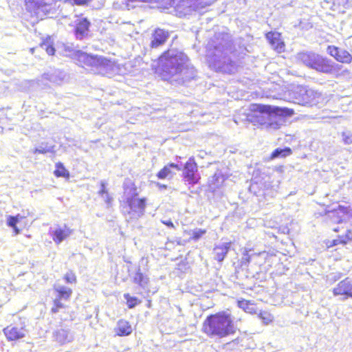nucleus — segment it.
<instances>
[{
	"label": "nucleus",
	"instance_id": "1",
	"mask_svg": "<svg viewBox=\"0 0 352 352\" xmlns=\"http://www.w3.org/2000/svg\"><path fill=\"white\" fill-rule=\"evenodd\" d=\"M241 320L228 310L219 311L206 316L201 325V331L210 338H227L239 331L238 323Z\"/></svg>",
	"mask_w": 352,
	"mask_h": 352
},
{
	"label": "nucleus",
	"instance_id": "2",
	"mask_svg": "<svg viewBox=\"0 0 352 352\" xmlns=\"http://www.w3.org/2000/svg\"><path fill=\"white\" fill-rule=\"evenodd\" d=\"M248 118L251 122L267 129L274 130L279 129L281 124L276 120L267 122L265 116L270 118L276 116L289 117L294 113L292 109L257 103L252 104Z\"/></svg>",
	"mask_w": 352,
	"mask_h": 352
},
{
	"label": "nucleus",
	"instance_id": "3",
	"mask_svg": "<svg viewBox=\"0 0 352 352\" xmlns=\"http://www.w3.org/2000/svg\"><path fill=\"white\" fill-rule=\"evenodd\" d=\"M71 58L78 66L94 75L104 76L113 67L111 59L102 56L89 54L80 50L74 51Z\"/></svg>",
	"mask_w": 352,
	"mask_h": 352
},
{
	"label": "nucleus",
	"instance_id": "4",
	"mask_svg": "<svg viewBox=\"0 0 352 352\" xmlns=\"http://www.w3.org/2000/svg\"><path fill=\"white\" fill-rule=\"evenodd\" d=\"M186 58L182 52L170 54V50H166L158 56L157 60L162 64L153 67V72L162 80H169L182 72Z\"/></svg>",
	"mask_w": 352,
	"mask_h": 352
},
{
	"label": "nucleus",
	"instance_id": "5",
	"mask_svg": "<svg viewBox=\"0 0 352 352\" xmlns=\"http://www.w3.org/2000/svg\"><path fill=\"white\" fill-rule=\"evenodd\" d=\"M298 60L308 68L326 74L334 73L338 67L327 56L314 52L298 53Z\"/></svg>",
	"mask_w": 352,
	"mask_h": 352
},
{
	"label": "nucleus",
	"instance_id": "6",
	"mask_svg": "<svg viewBox=\"0 0 352 352\" xmlns=\"http://www.w3.org/2000/svg\"><path fill=\"white\" fill-rule=\"evenodd\" d=\"M123 190V206L128 208L130 213L137 214L138 216L143 215L147 206V198L138 197V188L133 182L124 185Z\"/></svg>",
	"mask_w": 352,
	"mask_h": 352
},
{
	"label": "nucleus",
	"instance_id": "7",
	"mask_svg": "<svg viewBox=\"0 0 352 352\" xmlns=\"http://www.w3.org/2000/svg\"><path fill=\"white\" fill-rule=\"evenodd\" d=\"M327 218L331 224L335 225L332 228L334 232L345 234L349 226L350 209L349 207L338 206L336 208L329 210L327 213Z\"/></svg>",
	"mask_w": 352,
	"mask_h": 352
},
{
	"label": "nucleus",
	"instance_id": "8",
	"mask_svg": "<svg viewBox=\"0 0 352 352\" xmlns=\"http://www.w3.org/2000/svg\"><path fill=\"white\" fill-rule=\"evenodd\" d=\"M54 291L56 293V296L52 300L50 313L52 314H57L61 310L67 308L66 302L69 301L73 291L71 288L65 286H54Z\"/></svg>",
	"mask_w": 352,
	"mask_h": 352
},
{
	"label": "nucleus",
	"instance_id": "9",
	"mask_svg": "<svg viewBox=\"0 0 352 352\" xmlns=\"http://www.w3.org/2000/svg\"><path fill=\"white\" fill-rule=\"evenodd\" d=\"M197 171L198 167L194 157H190L184 166L182 177L184 182L192 186L199 184L201 177Z\"/></svg>",
	"mask_w": 352,
	"mask_h": 352
},
{
	"label": "nucleus",
	"instance_id": "10",
	"mask_svg": "<svg viewBox=\"0 0 352 352\" xmlns=\"http://www.w3.org/2000/svg\"><path fill=\"white\" fill-rule=\"evenodd\" d=\"M3 333L8 341L16 342L25 338L27 329L23 322L10 324L3 328Z\"/></svg>",
	"mask_w": 352,
	"mask_h": 352
},
{
	"label": "nucleus",
	"instance_id": "11",
	"mask_svg": "<svg viewBox=\"0 0 352 352\" xmlns=\"http://www.w3.org/2000/svg\"><path fill=\"white\" fill-rule=\"evenodd\" d=\"M265 38L276 53L280 54L285 52L286 45L280 32L275 30L267 32L265 34Z\"/></svg>",
	"mask_w": 352,
	"mask_h": 352
},
{
	"label": "nucleus",
	"instance_id": "12",
	"mask_svg": "<svg viewBox=\"0 0 352 352\" xmlns=\"http://www.w3.org/2000/svg\"><path fill=\"white\" fill-rule=\"evenodd\" d=\"M335 296H339L342 300L352 299V279L346 277L338 283L332 289Z\"/></svg>",
	"mask_w": 352,
	"mask_h": 352
},
{
	"label": "nucleus",
	"instance_id": "13",
	"mask_svg": "<svg viewBox=\"0 0 352 352\" xmlns=\"http://www.w3.org/2000/svg\"><path fill=\"white\" fill-rule=\"evenodd\" d=\"M327 52L338 63L346 65L352 63V54L346 50L331 45L327 47Z\"/></svg>",
	"mask_w": 352,
	"mask_h": 352
},
{
	"label": "nucleus",
	"instance_id": "14",
	"mask_svg": "<svg viewBox=\"0 0 352 352\" xmlns=\"http://www.w3.org/2000/svg\"><path fill=\"white\" fill-rule=\"evenodd\" d=\"M351 242H352V228L346 229L345 234H339L333 239L324 240L323 241V247L328 250L338 245H346Z\"/></svg>",
	"mask_w": 352,
	"mask_h": 352
},
{
	"label": "nucleus",
	"instance_id": "15",
	"mask_svg": "<svg viewBox=\"0 0 352 352\" xmlns=\"http://www.w3.org/2000/svg\"><path fill=\"white\" fill-rule=\"evenodd\" d=\"M168 31L157 28H155L152 34V39L150 43L151 48H157L163 45L169 38Z\"/></svg>",
	"mask_w": 352,
	"mask_h": 352
},
{
	"label": "nucleus",
	"instance_id": "16",
	"mask_svg": "<svg viewBox=\"0 0 352 352\" xmlns=\"http://www.w3.org/2000/svg\"><path fill=\"white\" fill-rule=\"evenodd\" d=\"M90 21L87 18H80L76 21L74 27V34L78 39H82L88 35Z\"/></svg>",
	"mask_w": 352,
	"mask_h": 352
},
{
	"label": "nucleus",
	"instance_id": "17",
	"mask_svg": "<svg viewBox=\"0 0 352 352\" xmlns=\"http://www.w3.org/2000/svg\"><path fill=\"white\" fill-rule=\"evenodd\" d=\"M72 233V230L66 224L63 227H58L53 230L50 235L56 244H60Z\"/></svg>",
	"mask_w": 352,
	"mask_h": 352
},
{
	"label": "nucleus",
	"instance_id": "18",
	"mask_svg": "<svg viewBox=\"0 0 352 352\" xmlns=\"http://www.w3.org/2000/svg\"><path fill=\"white\" fill-rule=\"evenodd\" d=\"M116 336L119 337L128 336L131 334L133 328L131 323L125 319H120L114 328Z\"/></svg>",
	"mask_w": 352,
	"mask_h": 352
},
{
	"label": "nucleus",
	"instance_id": "19",
	"mask_svg": "<svg viewBox=\"0 0 352 352\" xmlns=\"http://www.w3.org/2000/svg\"><path fill=\"white\" fill-rule=\"evenodd\" d=\"M171 168H174L177 170H180V167L178 164L175 163H168L166 165L164 166L162 168H161L157 173L156 174V177L159 179H165L167 178H171L174 175V173L172 171Z\"/></svg>",
	"mask_w": 352,
	"mask_h": 352
},
{
	"label": "nucleus",
	"instance_id": "20",
	"mask_svg": "<svg viewBox=\"0 0 352 352\" xmlns=\"http://www.w3.org/2000/svg\"><path fill=\"white\" fill-rule=\"evenodd\" d=\"M230 244L231 243L229 242L223 245H216L214 248V259L219 262L223 261L229 251Z\"/></svg>",
	"mask_w": 352,
	"mask_h": 352
},
{
	"label": "nucleus",
	"instance_id": "21",
	"mask_svg": "<svg viewBox=\"0 0 352 352\" xmlns=\"http://www.w3.org/2000/svg\"><path fill=\"white\" fill-rule=\"evenodd\" d=\"M236 304L240 309L246 313L250 314L256 313V304L252 300L241 298L237 300Z\"/></svg>",
	"mask_w": 352,
	"mask_h": 352
},
{
	"label": "nucleus",
	"instance_id": "22",
	"mask_svg": "<svg viewBox=\"0 0 352 352\" xmlns=\"http://www.w3.org/2000/svg\"><path fill=\"white\" fill-rule=\"evenodd\" d=\"M25 219V217L20 214H17L15 216H9L7 218V225L13 228L15 234H18L20 233V230L17 228L16 224Z\"/></svg>",
	"mask_w": 352,
	"mask_h": 352
},
{
	"label": "nucleus",
	"instance_id": "23",
	"mask_svg": "<svg viewBox=\"0 0 352 352\" xmlns=\"http://www.w3.org/2000/svg\"><path fill=\"white\" fill-rule=\"evenodd\" d=\"M54 175L56 177H63L66 179H69L70 177L69 170L66 169L63 164L60 162L55 164Z\"/></svg>",
	"mask_w": 352,
	"mask_h": 352
},
{
	"label": "nucleus",
	"instance_id": "24",
	"mask_svg": "<svg viewBox=\"0 0 352 352\" xmlns=\"http://www.w3.org/2000/svg\"><path fill=\"white\" fill-rule=\"evenodd\" d=\"M292 153V150L289 147L284 148H277L269 156V160H272L277 157H286Z\"/></svg>",
	"mask_w": 352,
	"mask_h": 352
},
{
	"label": "nucleus",
	"instance_id": "25",
	"mask_svg": "<svg viewBox=\"0 0 352 352\" xmlns=\"http://www.w3.org/2000/svg\"><path fill=\"white\" fill-rule=\"evenodd\" d=\"M40 46L45 47V50L49 55H54L56 50L52 44V42L51 41L50 37L44 38L40 43Z\"/></svg>",
	"mask_w": 352,
	"mask_h": 352
},
{
	"label": "nucleus",
	"instance_id": "26",
	"mask_svg": "<svg viewBox=\"0 0 352 352\" xmlns=\"http://www.w3.org/2000/svg\"><path fill=\"white\" fill-rule=\"evenodd\" d=\"M133 282L140 287H144L148 283V279L142 272L138 271L133 277Z\"/></svg>",
	"mask_w": 352,
	"mask_h": 352
},
{
	"label": "nucleus",
	"instance_id": "27",
	"mask_svg": "<svg viewBox=\"0 0 352 352\" xmlns=\"http://www.w3.org/2000/svg\"><path fill=\"white\" fill-rule=\"evenodd\" d=\"M221 71L225 74H233L236 68V63L232 60H229L228 62L224 63L221 66Z\"/></svg>",
	"mask_w": 352,
	"mask_h": 352
},
{
	"label": "nucleus",
	"instance_id": "28",
	"mask_svg": "<svg viewBox=\"0 0 352 352\" xmlns=\"http://www.w3.org/2000/svg\"><path fill=\"white\" fill-rule=\"evenodd\" d=\"M124 298H125L127 307L129 309L134 308L140 302V300L138 298L131 296L129 294H124Z\"/></svg>",
	"mask_w": 352,
	"mask_h": 352
},
{
	"label": "nucleus",
	"instance_id": "29",
	"mask_svg": "<svg viewBox=\"0 0 352 352\" xmlns=\"http://www.w3.org/2000/svg\"><path fill=\"white\" fill-rule=\"evenodd\" d=\"M64 280L67 283L74 284L77 281L75 272L73 270H69L64 276Z\"/></svg>",
	"mask_w": 352,
	"mask_h": 352
},
{
	"label": "nucleus",
	"instance_id": "30",
	"mask_svg": "<svg viewBox=\"0 0 352 352\" xmlns=\"http://www.w3.org/2000/svg\"><path fill=\"white\" fill-rule=\"evenodd\" d=\"M34 10H28V12H29L31 14L37 15L40 11L43 10V9L46 6V3L37 1V2L34 4Z\"/></svg>",
	"mask_w": 352,
	"mask_h": 352
},
{
	"label": "nucleus",
	"instance_id": "31",
	"mask_svg": "<svg viewBox=\"0 0 352 352\" xmlns=\"http://www.w3.org/2000/svg\"><path fill=\"white\" fill-rule=\"evenodd\" d=\"M206 233V230L205 229H199L198 230H195L192 232V236L190 237V239L194 241H197L200 238H201Z\"/></svg>",
	"mask_w": 352,
	"mask_h": 352
},
{
	"label": "nucleus",
	"instance_id": "32",
	"mask_svg": "<svg viewBox=\"0 0 352 352\" xmlns=\"http://www.w3.org/2000/svg\"><path fill=\"white\" fill-rule=\"evenodd\" d=\"M342 141L344 144H352V133L349 131H344L342 133Z\"/></svg>",
	"mask_w": 352,
	"mask_h": 352
},
{
	"label": "nucleus",
	"instance_id": "33",
	"mask_svg": "<svg viewBox=\"0 0 352 352\" xmlns=\"http://www.w3.org/2000/svg\"><path fill=\"white\" fill-rule=\"evenodd\" d=\"M258 316L265 324H268L272 320L271 314L266 311H261Z\"/></svg>",
	"mask_w": 352,
	"mask_h": 352
},
{
	"label": "nucleus",
	"instance_id": "34",
	"mask_svg": "<svg viewBox=\"0 0 352 352\" xmlns=\"http://www.w3.org/2000/svg\"><path fill=\"white\" fill-rule=\"evenodd\" d=\"M243 256L241 260V264L248 265L250 263V262L251 261V256L249 254V251L246 250L243 252Z\"/></svg>",
	"mask_w": 352,
	"mask_h": 352
},
{
	"label": "nucleus",
	"instance_id": "35",
	"mask_svg": "<svg viewBox=\"0 0 352 352\" xmlns=\"http://www.w3.org/2000/svg\"><path fill=\"white\" fill-rule=\"evenodd\" d=\"M314 92L311 90H306L305 91L304 96H307V98L305 100V103H311L314 99Z\"/></svg>",
	"mask_w": 352,
	"mask_h": 352
},
{
	"label": "nucleus",
	"instance_id": "36",
	"mask_svg": "<svg viewBox=\"0 0 352 352\" xmlns=\"http://www.w3.org/2000/svg\"><path fill=\"white\" fill-rule=\"evenodd\" d=\"M37 2V0H25V5L27 10H34V4Z\"/></svg>",
	"mask_w": 352,
	"mask_h": 352
},
{
	"label": "nucleus",
	"instance_id": "37",
	"mask_svg": "<svg viewBox=\"0 0 352 352\" xmlns=\"http://www.w3.org/2000/svg\"><path fill=\"white\" fill-rule=\"evenodd\" d=\"M37 2V0H25V5L27 10H34V4Z\"/></svg>",
	"mask_w": 352,
	"mask_h": 352
},
{
	"label": "nucleus",
	"instance_id": "38",
	"mask_svg": "<svg viewBox=\"0 0 352 352\" xmlns=\"http://www.w3.org/2000/svg\"><path fill=\"white\" fill-rule=\"evenodd\" d=\"M69 2H72L73 4L77 6H84L87 5L92 0H67Z\"/></svg>",
	"mask_w": 352,
	"mask_h": 352
},
{
	"label": "nucleus",
	"instance_id": "39",
	"mask_svg": "<svg viewBox=\"0 0 352 352\" xmlns=\"http://www.w3.org/2000/svg\"><path fill=\"white\" fill-rule=\"evenodd\" d=\"M99 195H104L109 194L108 190L106 188L105 184L104 182H102L100 184V189L98 192Z\"/></svg>",
	"mask_w": 352,
	"mask_h": 352
},
{
	"label": "nucleus",
	"instance_id": "40",
	"mask_svg": "<svg viewBox=\"0 0 352 352\" xmlns=\"http://www.w3.org/2000/svg\"><path fill=\"white\" fill-rule=\"evenodd\" d=\"M104 201L108 206H111L113 202V197L109 193L105 195Z\"/></svg>",
	"mask_w": 352,
	"mask_h": 352
},
{
	"label": "nucleus",
	"instance_id": "41",
	"mask_svg": "<svg viewBox=\"0 0 352 352\" xmlns=\"http://www.w3.org/2000/svg\"><path fill=\"white\" fill-rule=\"evenodd\" d=\"M162 222L163 224L167 226L168 227H169L170 228H175V226L171 220L162 221Z\"/></svg>",
	"mask_w": 352,
	"mask_h": 352
},
{
	"label": "nucleus",
	"instance_id": "42",
	"mask_svg": "<svg viewBox=\"0 0 352 352\" xmlns=\"http://www.w3.org/2000/svg\"><path fill=\"white\" fill-rule=\"evenodd\" d=\"M156 186L160 188V189H166L167 188V185L166 184H161L160 183H157L156 184Z\"/></svg>",
	"mask_w": 352,
	"mask_h": 352
},
{
	"label": "nucleus",
	"instance_id": "43",
	"mask_svg": "<svg viewBox=\"0 0 352 352\" xmlns=\"http://www.w3.org/2000/svg\"><path fill=\"white\" fill-rule=\"evenodd\" d=\"M349 222V226L351 227L352 226V212H350Z\"/></svg>",
	"mask_w": 352,
	"mask_h": 352
},
{
	"label": "nucleus",
	"instance_id": "44",
	"mask_svg": "<svg viewBox=\"0 0 352 352\" xmlns=\"http://www.w3.org/2000/svg\"><path fill=\"white\" fill-rule=\"evenodd\" d=\"M342 256V254H339L338 256H335L334 257V260L337 261V260H340Z\"/></svg>",
	"mask_w": 352,
	"mask_h": 352
},
{
	"label": "nucleus",
	"instance_id": "45",
	"mask_svg": "<svg viewBox=\"0 0 352 352\" xmlns=\"http://www.w3.org/2000/svg\"><path fill=\"white\" fill-rule=\"evenodd\" d=\"M151 300H149L148 302L147 307H151Z\"/></svg>",
	"mask_w": 352,
	"mask_h": 352
},
{
	"label": "nucleus",
	"instance_id": "46",
	"mask_svg": "<svg viewBox=\"0 0 352 352\" xmlns=\"http://www.w3.org/2000/svg\"><path fill=\"white\" fill-rule=\"evenodd\" d=\"M34 48H32V49H31V52H32V53H34Z\"/></svg>",
	"mask_w": 352,
	"mask_h": 352
}]
</instances>
